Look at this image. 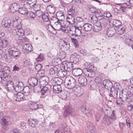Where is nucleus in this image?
<instances>
[{"mask_svg": "<svg viewBox=\"0 0 133 133\" xmlns=\"http://www.w3.org/2000/svg\"><path fill=\"white\" fill-rule=\"evenodd\" d=\"M85 68L83 70V72L84 75L87 76L93 77L95 76V74L94 70V66L89 62H86L85 64Z\"/></svg>", "mask_w": 133, "mask_h": 133, "instance_id": "1", "label": "nucleus"}, {"mask_svg": "<svg viewBox=\"0 0 133 133\" xmlns=\"http://www.w3.org/2000/svg\"><path fill=\"white\" fill-rule=\"evenodd\" d=\"M64 85L67 88L71 89L73 88L75 89V91L77 92V89L75 87L76 84V81L75 79L72 77L67 78L64 81Z\"/></svg>", "mask_w": 133, "mask_h": 133, "instance_id": "2", "label": "nucleus"}, {"mask_svg": "<svg viewBox=\"0 0 133 133\" xmlns=\"http://www.w3.org/2000/svg\"><path fill=\"white\" fill-rule=\"evenodd\" d=\"M116 117L114 110H112L110 116L105 115L102 119V123L105 125H109L112 123L114 120H115Z\"/></svg>", "mask_w": 133, "mask_h": 133, "instance_id": "3", "label": "nucleus"}, {"mask_svg": "<svg viewBox=\"0 0 133 133\" xmlns=\"http://www.w3.org/2000/svg\"><path fill=\"white\" fill-rule=\"evenodd\" d=\"M24 95L20 92H16L13 94V99L17 101H20L25 100Z\"/></svg>", "mask_w": 133, "mask_h": 133, "instance_id": "4", "label": "nucleus"}, {"mask_svg": "<svg viewBox=\"0 0 133 133\" xmlns=\"http://www.w3.org/2000/svg\"><path fill=\"white\" fill-rule=\"evenodd\" d=\"M62 69H64L65 70L68 72L74 69L73 64L72 62H66L64 65H62Z\"/></svg>", "mask_w": 133, "mask_h": 133, "instance_id": "5", "label": "nucleus"}, {"mask_svg": "<svg viewBox=\"0 0 133 133\" xmlns=\"http://www.w3.org/2000/svg\"><path fill=\"white\" fill-rule=\"evenodd\" d=\"M79 83L82 86H86L88 83L87 78L84 76H81L78 79Z\"/></svg>", "mask_w": 133, "mask_h": 133, "instance_id": "6", "label": "nucleus"}, {"mask_svg": "<svg viewBox=\"0 0 133 133\" xmlns=\"http://www.w3.org/2000/svg\"><path fill=\"white\" fill-rule=\"evenodd\" d=\"M32 46L29 43L24 44L23 46V51L25 53L28 54L32 50Z\"/></svg>", "mask_w": 133, "mask_h": 133, "instance_id": "7", "label": "nucleus"}, {"mask_svg": "<svg viewBox=\"0 0 133 133\" xmlns=\"http://www.w3.org/2000/svg\"><path fill=\"white\" fill-rule=\"evenodd\" d=\"M9 41L8 39L5 38L2 40H0V50L5 48L9 44Z\"/></svg>", "mask_w": 133, "mask_h": 133, "instance_id": "8", "label": "nucleus"}, {"mask_svg": "<svg viewBox=\"0 0 133 133\" xmlns=\"http://www.w3.org/2000/svg\"><path fill=\"white\" fill-rule=\"evenodd\" d=\"M38 78L36 77H31L28 81V82L30 86L34 87L37 84Z\"/></svg>", "mask_w": 133, "mask_h": 133, "instance_id": "9", "label": "nucleus"}, {"mask_svg": "<svg viewBox=\"0 0 133 133\" xmlns=\"http://www.w3.org/2000/svg\"><path fill=\"white\" fill-rule=\"evenodd\" d=\"M61 45V49L62 51H65L68 50L69 48V44L68 42L63 41L61 42L60 44Z\"/></svg>", "mask_w": 133, "mask_h": 133, "instance_id": "10", "label": "nucleus"}, {"mask_svg": "<svg viewBox=\"0 0 133 133\" xmlns=\"http://www.w3.org/2000/svg\"><path fill=\"white\" fill-rule=\"evenodd\" d=\"M87 125V133H96L94 127L90 122H89Z\"/></svg>", "mask_w": 133, "mask_h": 133, "instance_id": "11", "label": "nucleus"}, {"mask_svg": "<svg viewBox=\"0 0 133 133\" xmlns=\"http://www.w3.org/2000/svg\"><path fill=\"white\" fill-rule=\"evenodd\" d=\"M8 53L11 57L14 58L19 57L21 54L20 52L18 49L15 51L8 52Z\"/></svg>", "mask_w": 133, "mask_h": 133, "instance_id": "12", "label": "nucleus"}, {"mask_svg": "<svg viewBox=\"0 0 133 133\" xmlns=\"http://www.w3.org/2000/svg\"><path fill=\"white\" fill-rule=\"evenodd\" d=\"M19 7V5L16 3H14L10 5V10L11 12L14 13L18 10Z\"/></svg>", "mask_w": 133, "mask_h": 133, "instance_id": "13", "label": "nucleus"}, {"mask_svg": "<svg viewBox=\"0 0 133 133\" xmlns=\"http://www.w3.org/2000/svg\"><path fill=\"white\" fill-rule=\"evenodd\" d=\"M109 22L113 26L115 27L116 28L121 26V22L119 20L112 19L110 20Z\"/></svg>", "mask_w": 133, "mask_h": 133, "instance_id": "14", "label": "nucleus"}, {"mask_svg": "<svg viewBox=\"0 0 133 133\" xmlns=\"http://www.w3.org/2000/svg\"><path fill=\"white\" fill-rule=\"evenodd\" d=\"M102 84L104 85L105 88L109 89H111L112 87V83L110 81L107 79H105L102 82Z\"/></svg>", "mask_w": 133, "mask_h": 133, "instance_id": "15", "label": "nucleus"}, {"mask_svg": "<svg viewBox=\"0 0 133 133\" xmlns=\"http://www.w3.org/2000/svg\"><path fill=\"white\" fill-rule=\"evenodd\" d=\"M76 6L75 5H70L68 8L67 15H74L75 14Z\"/></svg>", "mask_w": 133, "mask_h": 133, "instance_id": "16", "label": "nucleus"}, {"mask_svg": "<svg viewBox=\"0 0 133 133\" xmlns=\"http://www.w3.org/2000/svg\"><path fill=\"white\" fill-rule=\"evenodd\" d=\"M24 87L23 82H19L18 84L15 86V89L17 92H20L22 91Z\"/></svg>", "mask_w": 133, "mask_h": 133, "instance_id": "17", "label": "nucleus"}, {"mask_svg": "<svg viewBox=\"0 0 133 133\" xmlns=\"http://www.w3.org/2000/svg\"><path fill=\"white\" fill-rule=\"evenodd\" d=\"M82 70L79 68H74L72 71V74L76 76H80L82 74Z\"/></svg>", "mask_w": 133, "mask_h": 133, "instance_id": "18", "label": "nucleus"}, {"mask_svg": "<svg viewBox=\"0 0 133 133\" xmlns=\"http://www.w3.org/2000/svg\"><path fill=\"white\" fill-rule=\"evenodd\" d=\"M74 15H67L66 19L67 22L69 24H73L75 22V18L73 16Z\"/></svg>", "mask_w": 133, "mask_h": 133, "instance_id": "19", "label": "nucleus"}, {"mask_svg": "<svg viewBox=\"0 0 133 133\" xmlns=\"http://www.w3.org/2000/svg\"><path fill=\"white\" fill-rule=\"evenodd\" d=\"M5 88L6 90L10 91L14 89V83L12 81H9L8 84L6 85Z\"/></svg>", "mask_w": 133, "mask_h": 133, "instance_id": "20", "label": "nucleus"}, {"mask_svg": "<svg viewBox=\"0 0 133 133\" xmlns=\"http://www.w3.org/2000/svg\"><path fill=\"white\" fill-rule=\"evenodd\" d=\"M51 81L52 82L53 81L56 85H60L63 82V80L61 78L56 77L52 78Z\"/></svg>", "mask_w": 133, "mask_h": 133, "instance_id": "21", "label": "nucleus"}, {"mask_svg": "<svg viewBox=\"0 0 133 133\" xmlns=\"http://www.w3.org/2000/svg\"><path fill=\"white\" fill-rule=\"evenodd\" d=\"M53 91L55 93L58 94L62 92L61 87L60 85H54L53 87Z\"/></svg>", "mask_w": 133, "mask_h": 133, "instance_id": "22", "label": "nucleus"}, {"mask_svg": "<svg viewBox=\"0 0 133 133\" xmlns=\"http://www.w3.org/2000/svg\"><path fill=\"white\" fill-rule=\"evenodd\" d=\"M116 32V29L114 27H111L108 29L107 30V35L109 37L113 36Z\"/></svg>", "mask_w": 133, "mask_h": 133, "instance_id": "23", "label": "nucleus"}, {"mask_svg": "<svg viewBox=\"0 0 133 133\" xmlns=\"http://www.w3.org/2000/svg\"><path fill=\"white\" fill-rule=\"evenodd\" d=\"M61 69L59 70L57 72V75L60 77H64L66 76L67 74V72L65 70H63L62 66H61Z\"/></svg>", "mask_w": 133, "mask_h": 133, "instance_id": "24", "label": "nucleus"}, {"mask_svg": "<svg viewBox=\"0 0 133 133\" xmlns=\"http://www.w3.org/2000/svg\"><path fill=\"white\" fill-rule=\"evenodd\" d=\"M132 96H131V94H129L127 96L126 94H122V97H120L121 100L123 102L127 101L128 102H129V101L128 99H131Z\"/></svg>", "mask_w": 133, "mask_h": 133, "instance_id": "25", "label": "nucleus"}, {"mask_svg": "<svg viewBox=\"0 0 133 133\" xmlns=\"http://www.w3.org/2000/svg\"><path fill=\"white\" fill-rule=\"evenodd\" d=\"M69 35L70 36H75L76 35V27L73 26L70 28V30L69 31Z\"/></svg>", "mask_w": 133, "mask_h": 133, "instance_id": "26", "label": "nucleus"}, {"mask_svg": "<svg viewBox=\"0 0 133 133\" xmlns=\"http://www.w3.org/2000/svg\"><path fill=\"white\" fill-rule=\"evenodd\" d=\"M16 34L19 36H23L24 35V31L22 28H16L15 29Z\"/></svg>", "mask_w": 133, "mask_h": 133, "instance_id": "27", "label": "nucleus"}, {"mask_svg": "<svg viewBox=\"0 0 133 133\" xmlns=\"http://www.w3.org/2000/svg\"><path fill=\"white\" fill-rule=\"evenodd\" d=\"M10 20H3L2 22V26L5 28H9L10 26Z\"/></svg>", "mask_w": 133, "mask_h": 133, "instance_id": "28", "label": "nucleus"}, {"mask_svg": "<svg viewBox=\"0 0 133 133\" xmlns=\"http://www.w3.org/2000/svg\"><path fill=\"white\" fill-rule=\"evenodd\" d=\"M48 11L50 14H53L56 10V8L53 5H49L47 8Z\"/></svg>", "mask_w": 133, "mask_h": 133, "instance_id": "29", "label": "nucleus"}, {"mask_svg": "<svg viewBox=\"0 0 133 133\" xmlns=\"http://www.w3.org/2000/svg\"><path fill=\"white\" fill-rule=\"evenodd\" d=\"M97 86L98 88L97 89V90H98L100 94L101 95L104 92V90L105 88L103 85L102 84H99Z\"/></svg>", "mask_w": 133, "mask_h": 133, "instance_id": "30", "label": "nucleus"}, {"mask_svg": "<svg viewBox=\"0 0 133 133\" xmlns=\"http://www.w3.org/2000/svg\"><path fill=\"white\" fill-rule=\"evenodd\" d=\"M83 27L84 30L86 32L90 31L92 28V25L88 23L84 24L83 26Z\"/></svg>", "mask_w": 133, "mask_h": 133, "instance_id": "31", "label": "nucleus"}, {"mask_svg": "<svg viewBox=\"0 0 133 133\" xmlns=\"http://www.w3.org/2000/svg\"><path fill=\"white\" fill-rule=\"evenodd\" d=\"M54 26L55 28V30H60L62 28L61 23L58 19L57 21L54 22Z\"/></svg>", "mask_w": 133, "mask_h": 133, "instance_id": "32", "label": "nucleus"}, {"mask_svg": "<svg viewBox=\"0 0 133 133\" xmlns=\"http://www.w3.org/2000/svg\"><path fill=\"white\" fill-rule=\"evenodd\" d=\"M51 87L50 86H43V87L42 89L41 88V95H44L45 94L48 92L49 90V87Z\"/></svg>", "mask_w": 133, "mask_h": 133, "instance_id": "33", "label": "nucleus"}, {"mask_svg": "<svg viewBox=\"0 0 133 133\" xmlns=\"http://www.w3.org/2000/svg\"><path fill=\"white\" fill-rule=\"evenodd\" d=\"M60 131L61 133H71L69 129L68 128V127L67 126L62 127L61 128Z\"/></svg>", "mask_w": 133, "mask_h": 133, "instance_id": "34", "label": "nucleus"}, {"mask_svg": "<svg viewBox=\"0 0 133 133\" xmlns=\"http://www.w3.org/2000/svg\"><path fill=\"white\" fill-rule=\"evenodd\" d=\"M72 110V109L70 108L69 107H68L64 111V116H67L71 115Z\"/></svg>", "mask_w": 133, "mask_h": 133, "instance_id": "35", "label": "nucleus"}, {"mask_svg": "<svg viewBox=\"0 0 133 133\" xmlns=\"http://www.w3.org/2000/svg\"><path fill=\"white\" fill-rule=\"evenodd\" d=\"M18 11L20 14L23 15L26 14L28 11L27 9L24 7H19Z\"/></svg>", "mask_w": 133, "mask_h": 133, "instance_id": "36", "label": "nucleus"}, {"mask_svg": "<svg viewBox=\"0 0 133 133\" xmlns=\"http://www.w3.org/2000/svg\"><path fill=\"white\" fill-rule=\"evenodd\" d=\"M22 91L24 93V96H27L29 94L30 91V89L28 86H26L23 88Z\"/></svg>", "mask_w": 133, "mask_h": 133, "instance_id": "37", "label": "nucleus"}, {"mask_svg": "<svg viewBox=\"0 0 133 133\" xmlns=\"http://www.w3.org/2000/svg\"><path fill=\"white\" fill-rule=\"evenodd\" d=\"M116 28L117 34L120 35L123 34L125 30V29L122 27L121 26Z\"/></svg>", "mask_w": 133, "mask_h": 133, "instance_id": "38", "label": "nucleus"}, {"mask_svg": "<svg viewBox=\"0 0 133 133\" xmlns=\"http://www.w3.org/2000/svg\"><path fill=\"white\" fill-rule=\"evenodd\" d=\"M90 89L91 90L95 89L97 87V83L94 80H91L90 82Z\"/></svg>", "mask_w": 133, "mask_h": 133, "instance_id": "39", "label": "nucleus"}, {"mask_svg": "<svg viewBox=\"0 0 133 133\" xmlns=\"http://www.w3.org/2000/svg\"><path fill=\"white\" fill-rule=\"evenodd\" d=\"M58 69L56 66H53L49 69V71L51 74L53 75L55 73L57 74L58 72Z\"/></svg>", "mask_w": 133, "mask_h": 133, "instance_id": "40", "label": "nucleus"}, {"mask_svg": "<svg viewBox=\"0 0 133 133\" xmlns=\"http://www.w3.org/2000/svg\"><path fill=\"white\" fill-rule=\"evenodd\" d=\"M10 120V118L9 116H5L2 118V122L4 125H6L8 124Z\"/></svg>", "mask_w": 133, "mask_h": 133, "instance_id": "41", "label": "nucleus"}, {"mask_svg": "<svg viewBox=\"0 0 133 133\" xmlns=\"http://www.w3.org/2000/svg\"><path fill=\"white\" fill-rule=\"evenodd\" d=\"M30 108L32 110H35L38 108V105L35 103L31 104L29 105Z\"/></svg>", "mask_w": 133, "mask_h": 133, "instance_id": "42", "label": "nucleus"}, {"mask_svg": "<svg viewBox=\"0 0 133 133\" xmlns=\"http://www.w3.org/2000/svg\"><path fill=\"white\" fill-rule=\"evenodd\" d=\"M0 74L2 77H3L4 78H6V77H8L9 74V71L6 70V71H3L0 70Z\"/></svg>", "mask_w": 133, "mask_h": 133, "instance_id": "43", "label": "nucleus"}, {"mask_svg": "<svg viewBox=\"0 0 133 133\" xmlns=\"http://www.w3.org/2000/svg\"><path fill=\"white\" fill-rule=\"evenodd\" d=\"M26 15L28 18H33L36 16L35 14L31 11H28Z\"/></svg>", "mask_w": 133, "mask_h": 133, "instance_id": "44", "label": "nucleus"}, {"mask_svg": "<svg viewBox=\"0 0 133 133\" xmlns=\"http://www.w3.org/2000/svg\"><path fill=\"white\" fill-rule=\"evenodd\" d=\"M125 44L128 46H132L133 44V41L131 39L128 38L126 39L125 40Z\"/></svg>", "mask_w": 133, "mask_h": 133, "instance_id": "45", "label": "nucleus"}, {"mask_svg": "<svg viewBox=\"0 0 133 133\" xmlns=\"http://www.w3.org/2000/svg\"><path fill=\"white\" fill-rule=\"evenodd\" d=\"M127 109L129 111L133 110V101H130L129 103L128 104Z\"/></svg>", "mask_w": 133, "mask_h": 133, "instance_id": "46", "label": "nucleus"}, {"mask_svg": "<svg viewBox=\"0 0 133 133\" xmlns=\"http://www.w3.org/2000/svg\"><path fill=\"white\" fill-rule=\"evenodd\" d=\"M49 15L48 13H46L42 15V18L46 22L49 21Z\"/></svg>", "mask_w": 133, "mask_h": 133, "instance_id": "47", "label": "nucleus"}, {"mask_svg": "<svg viewBox=\"0 0 133 133\" xmlns=\"http://www.w3.org/2000/svg\"><path fill=\"white\" fill-rule=\"evenodd\" d=\"M118 89H114L113 90L111 91V93H112L113 98H115L117 97Z\"/></svg>", "mask_w": 133, "mask_h": 133, "instance_id": "48", "label": "nucleus"}, {"mask_svg": "<svg viewBox=\"0 0 133 133\" xmlns=\"http://www.w3.org/2000/svg\"><path fill=\"white\" fill-rule=\"evenodd\" d=\"M102 29V27H101V26L94 25L93 30V31L95 32H98L101 30Z\"/></svg>", "mask_w": 133, "mask_h": 133, "instance_id": "49", "label": "nucleus"}, {"mask_svg": "<svg viewBox=\"0 0 133 133\" xmlns=\"http://www.w3.org/2000/svg\"><path fill=\"white\" fill-rule=\"evenodd\" d=\"M71 39L72 42L74 43V45L76 48L78 47L79 45L78 42L77 40L74 38H71Z\"/></svg>", "mask_w": 133, "mask_h": 133, "instance_id": "50", "label": "nucleus"}, {"mask_svg": "<svg viewBox=\"0 0 133 133\" xmlns=\"http://www.w3.org/2000/svg\"><path fill=\"white\" fill-rule=\"evenodd\" d=\"M28 123L29 125L33 127H34L35 126L36 122L34 120L30 119L28 120Z\"/></svg>", "mask_w": 133, "mask_h": 133, "instance_id": "51", "label": "nucleus"}, {"mask_svg": "<svg viewBox=\"0 0 133 133\" xmlns=\"http://www.w3.org/2000/svg\"><path fill=\"white\" fill-rule=\"evenodd\" d=\"M82 27H76V36L79 35H81V30L82 29Z\"/></svg>", "mask_w": 133, "mask_h": 133, "instance_id": "52", "label": "nucleus"}, {"mask_svg": "<svg viewBox=\"0 0 133 133\" xmlns=\"http://www.w3.org/2000/svg\"><path fill=\"white\" fill-rule=\"evenodd\" d=\"M104 17H106L107 18H110V19H112V16L111 15V14L109 12L107 11H105L104 12Z\"/></svg>", "mask_w": 133, "mask_h": 133, "instance_id": "53", "label": "nucleus"}, {"mask_svg": "<svg viewBox=\"0 0 133 133\" xmlns=\"http://www.w3.org/2000/svg\"><path fill=\"white\" fill-rule=\"evenodd\" d=\"M35 0H28L25 1L24 2L25 4L28 5L30 6H33L34 4H35V3H34L33 2H32V1H35Z\"/></svg>", "mask_w": 133, "mask_h": 133, "instance_id": "54", "label": "nucleus"}, {"mask_svg": "<svg viewBox=\"0 0 133 133\" xmlns=\"http://www.w3.org/2000/svg\"><path fill=\"white\" fill-rule=\"evenodd\" d=\"M54 62L56 65H58L61 63V59L59 58H56L54 59Z\"/></svg>", "mask_w": 133, "mask_h": 133, "instance_id": "55", "label": "nucleus"}, {"mask_svg": "<svg viewBox=\"0 0 133 133\" xmlns=\"http://www.w3.org/2000/svg\"><path fill=\"white\" fill-rule=\"evenodd\" d=\"M80 53L84 56H88L90 55V54L88 53L86 50L84 49L80 50Z\"/></svg>", "mask_w": 133, "mask_h": 133, "instance_id": "56", "label": "nucleus"}, {"mask_svg": "<svg viewBox=\"0 0 133 133\" xmlns=\"http://www.w3.org/2000/svg\"><path fill=\"white\" fill-rule=\"evenodd\" d=\"M95 16H92L90 17V20L91 22L94 24H95L97 22V20Z\"/></svg>", "mask_w": 133, "mask_h": 133, "instance_id": "57", "label": "nucleus"}, {"mask_svg": "<svg viewBox=\"0 0 133 133\" xmlns=\"http://www.w3.org/2000/svg\"><path fill=\"white\" fill-rule=\"evenodd\" d=\"M13 26L15 27L18 26L20 24L19 22H18V20L15 19V20H13L12 22Z\"/></svg>", "mask_w": 133, "mask_h": 133, "instance_id": "58", "label": "nucleus"}, {"mask_svg": "<svg viewBox=\"0 0 133 133\" xmlns=\"http://www.w3.org/2000/svg\"><path fill=\"white\" fill-rule=\"evenodd\" d=\"M67 92H64L62 91V94L61 95V97L62 99L63 100H65L67 97V95L66 94Z\"/></svg>", "mask_w": 133, "mask_h": 133, "instance_id": "59", "label": "nucleus"}, {"mask_svg": "<svg viewBox=\"0 0 133 133\" xmlns=\"http://www.w3.org/2000/svg\"><path fill=\"white\" fill-rule=\"evenodd\" d=\"M79 56H77L74 57L73 59L74 61L72 62L74 64H76L78 63L79 61Z\"/></svg>", "mask_w": 133, "mask_h": 133, "instance_id": "60", "label": "nucleus"}, {"mask_svg": "<svg viewBox=\"0 0 133 133\" xmlns=\"http://www.w3.org/2000/svg\"><path fill=\"white\" fill-rule=\"evenodd\" d=\"M42 68V65L41 64H37L35 67L36 71L38 72L41 71Z\"/></svg>", "mask_w": 133, "mask_h": 133, "instance_id": "61", "label": "nucleus"}, {"mask_svg": "<svg viewBox=\"0 0 133 133\" xmlns=\"http://www.w3.org/2000/svg\"><path fill=\"white\" fill-rule=\"evenodd\" d=\"M18 50L14 45H10L9 46V49L8 50V52L15 51L16 50Z\"/></svg>", "mask_w": 133, "mask_h": 133, "instance_id": "62", "label": "nucleus"}, {"mask_svg": "<svg viewBox=\"0 0 133 133\" xmlns=\"http://www.w3.org/2000/svg\"><path fill=\"white\" fill-rule=\"evenodd\" d=\"M48 80L47 78L42 80V81H40V83L44 85H46L48 83Z\"/></svg>", "mask_w": 133, "mask_h": 133, "instance_id": "63", "label": "nucleus"}, {"mask_svg": "<svg viewBox=\"0 0 133 133\" xmlns=\"http://www.w3.org/2000/svg\"><path fill=\"white\" fill-rule=\"evenodd\" d=\"M41 88L40 86H36L34 88V91L35 93L38 92L39 91H41Z\"/></svg>", "mask_w": 133, "mask_h": 133, "instance_id": "64", "label": "nucleus"}]
</instances>
